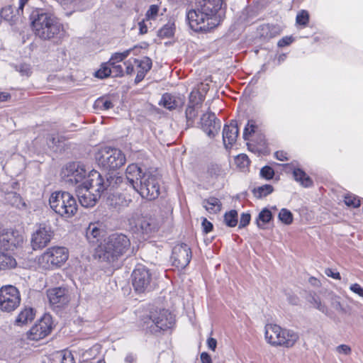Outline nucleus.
<instances>
[{"instance_id":"obj_11","label":"nucleus","mask_w":363,"mask_h":363,"mask_svg":"<svg viewBox=\"0 0 363 363\" xmlns=\"http://www.w3.org/2000/svg\"><path fill=\"white\" fill-rule=\"evenodd\" d=\"M89 172L83 164L69 162L62 167L60 177L67 186L77 187L87 179Z\"/></svg>"},{"instance_id":"obj_44","label":"nucleus","mask_w":363,"mask_h":363,"mask_svg":"<svg viewBox=\"0 0 363 363\" xmlns=\"http://www.w3.org/2000/svg\"><path fill=\"white\" fill-rule=\"evenodd\" d=\"M309 21V13L306 10H302L296 15V23L298 26H306Z\"/></svg>"},{"instance_id":"obj_1","label":"nucleus","mask_w":363,"mask_h":363,"mask_svg":"<svg viewBox=\"0 0 363 363\" xmlns=\"http://www.w3.org/2000/svg\"><path fill=\"white\" fill-rule=\"evenodd\" d=\"M30 19L34 35L42 40L58 43L65 36L63 25L48 9H35L30 13Z\"/></svg>"},{"instance_id":"obj_7","label":"nucleus","mask_w":363,"mask_h":363,"mask_svg":"<svg viewBox=\"0 0 363 363\" xmlns=\"http://www.w3.org/2000/svg\"><path fill=\"white\" fill-rule=\"evenodd\" d=\"M50 208L58 215L67 218L75 215L77 203L75 198L67 191H55L49 199Z\"/></svg>"},{"instance_id":"obj_42","label":"nucleus","mask_w":363,"mask_h":363,"mask_svg":"<svg viewBox=\"0 0 363 363\" xmlns=\"http://www.w3.org/2000/svg\"><path fill=\"white\" fill-rule=\"evenodd\" d=\"M132 49L126 50L122 52H116L112 55L108 63L110 65H116L118 62L123 61L125 59L130 53Z\"/></svg>"},{"instance_id":"obj_5","label":"nucleus","mask_w":363,"mask_h":363,"mask_svg":"<svg viewBox=\"0 0 363 363\" xmlns=\"http://www.w3.org/2000/svg\"><path fill=\"white\" fill-rule=\"evenodd\" d=\"M104 192L103 177L96 170L89 172L87 179L76 187L80 204L86 208L95 206Z\"/></svg>"},{"instance_id":"obj_46","label":"nucleus","mask_w":363,"mask_h":363,"mask_svg":"<svg viewBox=\"0 0 363 363\" xmlns=\"http://www.w3.org/2000/svg\"><path fill=\"white\" fill-rule=\"evenodd\" d=\"M111 66V65H110L109 63H108V65H107V64L102 65L101 68L97 72H96L95 76L97 78H100V79H104V78L108 77L112 73Z\"/></svg>"},{"instance_id":"obj_2","label":"nucleus","mask_w":363,"mask_h":363,"mask_svg":"<svg viewBox=\"0 0 363 363\" xmlns=\"http://www.w3.org/2000/svg\"><path fill=\"white\" fill-rule=\"evenodd\" d=\"M126 179L133 189L143 197L150 201L160 195V178L150 172H143L135 164L128 166L125 171Z\"/></svg>"},{"instance_id":"obj_30","label":"nucleus","mask_w":363,"mask_h":363,"mask_svg":"<svg viewBox=\"0 0 363 363\" xmlns=\"http://www.w3.org/2000/svg\"><path fill=\"white\" fill-rule=\"evenodd\" d=\"M14 13L13 9L11 6L4 7L0 13L1 18L10 23L11 25L15 24L21 15H18V13Z\"/></svg>"},{"instance_id":"obj_15","label":"nucleus","mask_w":363,"mask_h":363,"mask_svg":"<svg viewBox=\"0 0 363 363\" xmlns=\"http://www.w3.org/2000/svg\"><path fill=\"white\" fill-rule=\"evenodd\" d=\"M152 274L149 269L143 265H138L132 273V284L136 292L140 294L150 291Z\"/></svg>"},{"instance_id":"obj_62","label":"nucleus","mask_w":363,"mask_h":363,"mask_svg":"<svg viewBox=\"0 0 363 363\" xmlns=\"http://www.w3.org/2000/svg\"><path fill=\"white\" fill-rule=\"evenodd\" d=\"M112 73L115 74V76H122L123 74V67L121 65H111Z\"/></svg>"},{"instance_id":"obj_61","label":"nucleus","mask_w":363,"mask_h":363,"mask_svg":"<svg viewBox=\"0 0 363 363\" xmlns=\"http://www.w3.org/2000/svg\"><path fill=\"white\" fill-rule=\"evenodd\" d=\"M331 306L336 311H343L342 304L340 303L339 298L336 296H333L331 301Z\"/></svg>"},{"instance_id":"obj_29","label":"nucleus","mask_w":363,"mask_h":363,"mask_svg":"<svg viewBox=\"0 0 363 363\" xmlns=\"http://www.w3.org/2000/svg\"><path fill=\"white\" fill-rule=\"evenodd\" d=\"M35 316V312L32 308H25L21 311L16 320L18 325H22L31 322Z\"/></svg>"},{"instance_id":"obj_48","label":"nucleus","mask_w":363,"mask_h":363,"mask_svg":"<svg viewBox=\"0 0 363 363\" xmlns=\"http://www.w3.org/2000/svg\"><path fill=\"white\" fill-rule=\"evenodd\" d=\"M96 0H79L76 1L74 9L84 10L91 6Z\"/></svg>"},{"instance_id":"obj_63","label":"nucleus","mask_w":363,"mask_h":363,"mask_svg":"<svg viewBox=\"0 0 363 363\" xmlns=\"http://www.w3.org/2000/svg\"><path fill=\"white\" fill-rule=\"evenodd\" d=\"M202 227H203V231L206 233H208L213 229V224L210 221H208L206 218H204L202 221Z\"/></svg>"},{"instance_id":"obj_53","label":"nucleus","mask_w":363,"mask_h":363,"mask_svg":"<svg viewBox=\"0 0 363 363\" xmlns=\"http://www.w3.org/2000/svg\"><path fill=\"white\" fill-rule=\"evenodd\" d=\"M62 363H75L74 355L70 351L62 352Z\"/></svg>"},{"instance_id":"obj_49","label":"nucleus","mask_w":363,"mask_h":363,"mask_svg":"<svg viewBox=\"0 0 363 363\" xmlns=\"http://www.w3.org/2000/svg\"><path fill=\"white\" fill-rule=\"evenodd\" d=\"M16 69L18 71L22 76L28 77L31 74V67L30 65L26 63H21L19 65H16Z\"/></svg>"},{"instance_id":"obj_35","label":"nucleus","mask_w":363,"mask_h":363,"mask_svg":"<svg viewBox=\"0 0 363 363\" xmlns=\"http://www.w3.org/2000/svg\"><path fill=\"white\" fill-rule=\"evenodd\" d=\"M123 181V178L121 176H109L106 180L103 178L104 191L108 187L114 189L118 187Z\"/></svg>"},{"instance_id":"obj_23","label":"nucleus","mask_w":363,"mask_h":363,"mask_svg":"<svg viewBox=\"0 0 363 363\" xmlns=\"http://www.w3.org/2000/svg\"><path fill=\"white\" fill-rule=\"evenodd\" d=\"M131 202L130 196L121 193H114L107 199L108 206L118 209L128 206Z\"/></svg>"},{"instance_id":"obj_34","label":"nucleus","mask_w":363,"mask_h":363,"mask_svg":"<svg viewBox=\"0 0 363 363\" xmlns=\"http://www.w3.org/2000/svg\"><path fill=\"white\" fill-rule=\"evenodd\" d=\"M272 218L270 210L267 208L262 209L257 218L256 223L259 228H264L265 224L268 223Z\"/></svg>"},{"instance_id":"obj_39","label":"nucleus","mask_w":363,"mask_h":363,"mask_svg":"<svg viewBox=\"0 0 363 363\" xmlns=\"http://www.w3.org/2000/svg\"><path fill=\"white\" fill-rule=\"evenodd\" d=\"M199 108H200L194 106H187L186 109V118L189 125L194 123L195 118L198 116Z\"/></svg>"},{"instance_id":"obj_38","label":"nucleus","mask_w":363,"mask_h":363,"mask_svg":"<svg viewBox=\"0 0 363 363\" xmlns=\"http://www.w3.org/2000/svg\"><path fill=\"white\" fill-rule=\"evenodd\" d=\"M273 186L270 184H264L254 189V194L257 198H262L268 196L273 191Z\"/></svg>"},{"instance_id":"obj_19","label":"nucleus","mask_w":363,"mask_h":363,"mask_svg":"<svg viewBox=\"0 0 363 363\" xmlns=\"http://www.w3.org/2000/svg\"><path fill=\"white\" fill-rule=\"evenodd\" d=\"M201 125L202 130L208 137L213 138L218 133L221 123L220 120L216 118L213 113H207L202 116Z\"/></svg>"},{"instance_id":"obj_58","label":"nucleus","mask_w":363,"mask_h":363,"mask_svg":"<svg viewBox=\"0 0 363 363\" xmlns=\"http://www.w3.org/2000/svg\"><path fill=\"white\" fill-rule=\"evenodd\" d=\"M235 160L238 165H242L243 167L247 166L249 163L248 157L246 155H238Z\"/></svg>"},{"instance_id":"obj_6","label":"nucleus","mask_w":363,"mask_h":363,"mask_svg":"<svg viewBox=\"0 0 363 363\" xmlns=\"http://www.w3.org/2000/svg\"><path fill=\"white\" fill-rule=\"evenodd\" d=\"M174 317L166 309L150 310L148 313L143 315L140 319L142 328L150 333H157L165 330L173 326Z\"/></svg>"},{"instance_id":"obj_27","label":"nucleus","mask_w":363,"mask_h":363,"mask_svg":"<svg viewBox=\"0 0 363 363\" xmlns=\"http://www.w3.org/2000/svg\"><path fill=\"white\" fill-rule=\"evenodd\" d=\"M102 234L103 230L99 228L98 223L89 224L86 230V237L90 242H95Z\"/></svg>"},{"instance_id":"obj_43","label":"nucleus","mask_w":363,"mask_h":363,"mask_svg":"<svg viewBox=\"0 0 363 363\" xmlns=\"http://www.w3.org/2000/svg\"><path fill=\"white\" fill-rule=\"evenodd\" d=\"M346 206L352 208H357L360 206V200L354 194H347L344 197Z\"/></svg>"},{"instance_id":"obj_25","label":"nucleus","mask_w":363,"mask_h":363,"mask_svg":"<svg viewBox=\"0 0 363 363\" xmlns=\"http://www.w3.org/2000/svg\"><path fill=\"white\" fill-rule=\"evenodd\" d=\"M16 259L9 253L0 251V270H9L16 267Z\"/></svg>"},{"instance_id":"obj_47","label":"nucleus","mask_w":363,"mask_h":363,"mask_svg":"<svg viewBox=\"0 0 363 363\" xmlns=\"http://www.w3.org/2000/svg\"><path fill=\"white\" fill-rule=\"evenodd\" d=\"M257 128L255 122L252 120L248 121L247 125H245L243 131V138L245 140H249L250 137L252 133H255V129Z\"/></svg>"},{"instance_id":"obj_60","label":"nucleus","mask_w":363,"mask_h":363,"mask_svg":"<svg viewBox=\"0 0 363 363\" xmlns=\"http://www.w3.org/2000/svg\"><path fill=\"white\" fill-rule=\"evenodd\" d=\"M58 142H59L58 137L54 134H50L47 138L48 145L50 147H54V146L56 145Z\"/></svg>"},{"instance_id":"obj_31","label":"nucleus","mask_w":363,"mask_h":363,"mask_svg":"<svg viewBox=\"0 0 363 363\" xmlns=\"http://www.w3.org/2000/svg\"><path fill=\"white\" fill-rule=\"evenodd\" d=\"M258 32L262 38L269 39L278 34V28L272 25L265 24L259 27Z\"/></svg>"},{"instance_id":"obj_24","label":"nucleus","mask_w":363,"mask_h":363,"mask_svg":"<svg viewBox=\"0 0 363 363\" xmlns=\"http://www.w3.org/2000/svg\"><path fill=\"white\" fill-rule=\"evenodd\" d=\"M182 104V98L168 93L163 94L160 101V104L169 110L175 109Z\"/></svg>"},{"instance_id":"obj_28","label":"nucleus","mask_w":363,"mask_h":363,"mask_svg":"<svg viewBox=\"0 0 363 363\" xmlns=\"http://www.w3.org/2000/svg\"><path fill=\"white\" fill-rule=\"evenodd\" d=\"M113 107V97L111 96H103L99 97L95 101L94 104V108L99 111H106Z\"/></svg>"},{"instance_id":"obj_59","label":"nucleus","mask_w":363,"mask_h":363,"mask_svg":"<svg viewBox=\"0 0 363 363\" xmlns=\"http://www.w3.org/2000/svg\"><path fill=\"white\" fill-rule=\"evenodd\" d=\"M325 274L330 277H332L335 279L340 280L341 279L340 274L338 272L334 271L330 268H327L325 269Z\"/></svg>"},{"instance_id":"obj_13","label":"nucleus","mask_w":363,"mask_h":363,"mask_svg":"<svg viewBox=\"0 0 363 363\" xmlns=\"http://www.w3.org/2000/svg\"><path fill=\"white\" fill-rule=\"evenodd\" d=\"M54 232L48 222L38 223L31 235L30 243L34 250L43 249L51 241Z\"/></svg>"},{"instance_id":"obj_45","label":"nucleus","mask_w":363,"mask_h":363,"mask_svg":"<svg viewBox=\"0 0 363 363\" xmlns=\"http://www.w3.org/2000/svg\"><path fill=\"white\" fill-rule=\"evenodd\" d=\"M279 219L284 224L289 225L293 221V215L291 211L286 208H282L279 213Z\"/></svg>"},{"instance_id":"obj_3","label":"nucleus","mask_w":363,"mask_h":363,"mask_svg":"<svg viewBox=\"0 0 363 363\" xmlns=\"http://www.w3.org/2000/svg\"><path fill=\"white\" fill-rule=\"evenodd\" d=\"M130 250V240L122 233H113L104 239L96 250V255L102 262H114Z\"/></svg>"},{"instance_id":"obj_51","label":"nucleus","mask_w":363,"mask_h":363,"mask_svg":"<svg viewBox=\"0 0 363 363\" xmlns=\"http://www.w3.org/2000/svg\"><path fill=\"white\" fill-rule=\"evenodd\" d=\"M159 12V6L157 5H151L147 11L145 17L147 20H155Z\"/></svg>"},{"instance_id":"obj_32","label":"nucleus","mask_w":363,"mask_h":363,"mask_svg":"<svg viewBox=\"0 0 363 363\" xmlns=\"http://www.w3.org/2000/svg\"><path fill=\"white\" fill-rule=\"evenodd\" d=\"M175 30V23L173 19L169 20V21L164 25L157 33L159 37L162 38H170L173 36Z\"/></svg>"},{"instance_id":"obj_37","label":"nucleus","mask_w":363,"mask_h":363,"mask_svg":"<svg viewBox=\"0 0 363 363\" xmlns=\"http://www.w3.org/2000/svg\"><path fill=\"white\" fill-rule=\"evenodd\" d=\"M308 301L313 305L314 308H317L318 311L325 314H328V308L323 303H321L318 296H316L315 294H311L308 298Z\"/></svg>"},{"instance_id":"obj_64","label":"nucleus","mask_w":363,"mask_h":363,"mask_svg":"<svg viewBox=\"0 0 363 363\" xmlns=\"http://www.w3.org/2000/svg\"><path fill=\"white\" fill-rule=\"evenodd\" d=\"M275 157L280 161L289 160L288 154L284 151H277L274 154Z\"/></svg>"},{"instance_id":"obj_50","label":"nucleus","mask_w":363,"mask_h":363,"mask_svg":"<svg viewBox=\"0 0 363 363\" xmlns=\"http://www.w3.org/2000/svg\"><path fill=\"white\" fill-rule=\"evenodd\" d=\"M274 175V171L269 166H264L260 170V176L267 180L272 179Z\"/></svg>"},{"instance_id":"obj_40","label":"nucleus","mask_w":363,"mask_h":363,"mask_svg":"<svg viewBox=\"0 0 363 363\" xmlns=\"http://www.w3.org/2000/svg\"><path fill=\"white\" fill-rule=\"evenodd\" d=\"M224 222L229 227H235L238 223V212L232 210L224 216Z\"/></svg>"},{"instance_id":"obj_8","label":"nucleus","mask_w":363,"mask_h":363,"mask_svg":"<svg viewBox=\"0 0 363 363\" xmlns=\"http://www.w3.org/2000/svg\"><path fill=\"white\" fill-rule=\"evenodd\" d=\"M264 335L267 342L274 346L291 347L298 340V335L294 331L282 329L274 324L265 326Z\"/></svg>"},{"instance_id":"obj_52","label":"nucleus","mask_w":363,"mask_h":363,"mask_svg":"<svg viewBox=\"0 0 363 363\" xmlns=\"http://www.w3.org/2000/svg\"><path fill=\"white\" fill-rule=\"evenodd\" d=\"M208 172L212 177H218L222 174L223 169L220 165L212 164L208 167Z\"/></svg>"},{"instance_id":"obj_18","label":"nucleus","mask_w":363,"mask_h":363,"mask_svg":"<svg viewBox=\"0 0 363 363\" xmlns=\"http://www.w3.org/2000/svg\"><path fill=\"white\" fill-rule=\"evenodd\" d=\"M0 238V247L13 250L23 242V237L19 232L4 228Z\"/></svg>"},{"instance_id":"obj_33","label":"nucleus","mask_w":363,"mask_h":363,"mask_svg":"<svg viewBox=\"0 0 363 363\" xmlns=\"http://www.w3.org/2000/svg\"><path fill=\"white\" fill-rule=\"evenodd\" d=\"M6 200L13 206L17 208H23L26 206L25 202L19 194L16 192H9L6 196Z\"/></svg>"},{"instance_id":"obj_41","label":"nucleus","mask_w":363,"mask_h":363,"mask_svg":"<svg viewBox=\"0 0 363 363\" xmlns=\"http://www.w3.org/2000/svg\"><path fill=\"white\" fill-rule=\"evenodd\" d=\"M134 62L137 64L139 70L147 72L152 67V60L147 57H143L141 60L134 59Z\"/></svg>"},{"instance_id":"obj_26","label":"nucleus","mask_w":363,"mask_h":363,"mask_svg":"<svg viewBox=\"0 0 363 363\" xmlns=\"http://www.w3.org/2000/svg\"><path fill=\"white\" fill-rule=\"evenodd\" d=\"M202 206L210 213H216L221 209V202L215 197L204 199Z\"/></svg>"},{"instance_id":"obj_20","label":"nucleus","mask_w":363,"mask_h":363,"mask_svg":"<svg viewBox=\"0 0 363 363\" xmlns=\"http://www.w3.org/2000/svg\"><path fill=\"white\" fill-rule=\"evenodd\" d=\"M48 298L50 304L56 307L63 306L69 301L67 290L61 287L48 290Z\"/></svg>"},{"instance_id":"obj_57","label":"nucleus","mask_w":363,"mask_h":363,"mask_svg":"<svg viewBox=\"0 0 363 363\" xmlns=\"http://www.w3.org/2000/svg\"><path fill=\"white\" fill-rule=\"evenodd\" d=\"M294 39L291 36H285L280 39L277 43L278 46L280 48L289 45L292 42Z\"/></svg>"},{"instance_id":"obj_14","label":"nucleus","mask_w":363,"mask_h":363,"mask_svg":"<svg viewBox=\"0 0 363 363\" xmlns=\"http://www.w3.org/2000/svg\"><path fill=\"white\" fill-rule=\"evenodd\" d=\"M21 303V296L16 287L12 285L4 286L0 289V310L10 313Z\"/></svg>"},{"instance_id":"obj_21","label":"nucleus","mask_w":363,"mask_h":363,"mask_svg":"<svg viewBox=\"0 0 363 363\" xmlns=\"http://www.w3.org/2000/svg\"><path fill=\"white\" fill-rule=\"evenodd\" d=\"M239 133L238 123L232 121L229 125H225L223 130V141L226 149L231 148L237 141Z\"/></svg>"},{"instance_id":"obj_54","label":"nucleus","mask_w":363,"mask_h":363,"mask_svg":"<svg viewBox=\"0 0 363 363\" xmlns=\"http://www.w3.org/2000/svg\"><path fill=\"white\" fill-rule=\"evenodd\" d=\"M336 352L340 354L349 355L352 352L351 347L347 345H340L335 348Z\"/></svg>"},{"instance_id":"obj_12","label":"nucleus","mask_w":363,"mask_h":363,"mask_svg":"<svg viewBox=\"0 0 363 363\" xmlns=\"http://www.w3.org/2000/svg\"><path fill=\"white\" fill-rule=\"evenodd\" d=\"M128 222L132 231L144 235L157 231L160 226V221L156 217L152 216L140 217L138 213L131 214L128 218Z\"/></svg>"},{"instance_id":"obj_17","label":"nucleus","mask_w":363,"mask_h":363,"mask_svg":"<svg viewBox=\"0 0 363 363\" xmlns=\"http://www.w3.org/2000/svg\"><path fill=\"white\" fill-rule=\"evenodd\" d=\"M173 264L180 269H184L191 259V248L184 243L177 245L172 250Z\"/></svg>"},{"instance_id":"obj_22","label":"nucleus","mask_w":363,"mask_h":363,"mask_svg":"<svg viewBox=\"0 0 363 363\" xmlns=\"http://www.w3.org/2000/svg\"><path fill=\"white\" fill-rule=\"evenodd\" d=\"M284 165L292 172L294 180L299 183L301 186L305 188L313 186V180L302 169L296 167L292 163Z\"/></svg>"},{"instance_id":"obj_16","label":"nucleus","mask_w":363,"mask_h":363,"mask_svg":"<svg viewBox=\"0 0 363 363\" xmlns=\"http://www.w3.org/2000/svg\"><path fill=\"white\" fill-rule=\"evenodd\" d=\"M52 327V317L48 314H45L28 332V338L35 341L41 340L50 333Z\"/></svg>"},{"instance_id":"obj_36","label":"nucleus","mask_w":363,"mask_h":363,"mask_svg":"<svg viewBox=\"0 0 363 363\" xmlns=\"http://www.w3.org/2000/svg\"><path fill=\"white\" fill-rule=\"evenodd\" d=\"M203 100L204 97L199 90H193L189 94L188 106L201 108Z\"/></svg>"},{"instance_id":"obj_56","label":"nucleus","mask_w":363,"mask_h":363,"mask_svg":"<svg viewBox=\"0 0 363 363\" xmlns=\"http://www.w3.org/2000/svg\"><path fill=\"white\" fill-rule=\"evenodd\" d=\"M350 289L353 293L363 298V287H362L359 284L355 283L351 284L350 286Z\"/></svg>"},{"instance_id":"obj_9","label":"nucleus","mask_w":363,"mask_h":363,"mask_svg":"<svg viewBox=\"0 0 363 363\" xmlns=\"http://www.w3.org/2000/svg\"><path fill=\"white\" fill-rule=\"evenodd\" d=\"M99 167L105 170H116L123 166L126 159L124 153L118 148L108 146L101 148L96 155Z\"/></svg>"},{"instance_id":"obj_55","label":"nucleus","mask_w":363,"mask_h":363,"mask_svg":"<svg viewBox=\"0 0 363 363\" xmlns=\"http://www.w3.org/2000/svg\"><path fill=\"white\" fill-rule=\"evenodd\" d=\"M250 221V215L247 213H242L240 220L239 228H244L249 224Z\"/></svg>"},{"instance_id":"obj_10","label":"nucleus","mask_w":363,"mask_h":363,"mask_svg":"<svg viewBox=\"0 0 363 363\" xmlns=\"http://www.w3.org/2000/svg\"><path fill=\"white\" fill-rule=\"evenodd\" d=\"M69 252L64 247H52L38 258L39 268L50 270L61 267L68 259Z\"/></svg>"},{"instance_id":"obj_4","label":"nucleus","mask_w":363,"mask_h":363,"mask_svg":"<svg viewBox=\"0 0 363 363\" xmlns=\"http://www.w3.org/2000/svg\"><path fill=\"white\" fill-rule=\"evenodd\" d=\"M197 9H192L186 13V21L191 30L196 32H207L218 25L216 16L221 8L216 7L210 1H201Z\"/></svg>"}]
</instances>
